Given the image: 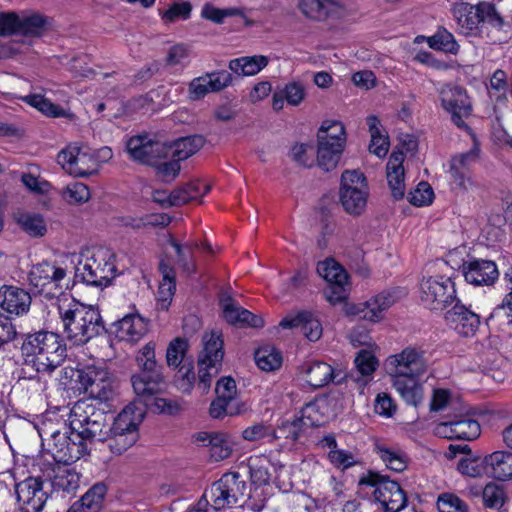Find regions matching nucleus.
I'll list each match as a JSON object with an SVG mask.
<instances>
[{
	"instance_id": "nucleus-55",
	"label": "nucleus",
	"mask_w": 512,
	"mask_h": 512,
	"mask_svg": "<svg viewBox=\"0 0 512 512\" xmlns=\"http://www.w3.org/2000/svg\"><path fill=\"white\" fill-rule=\"evenodd\" d=\"M482 499L485 507L500 508L504 504L505 493L498 484L489 483L483 489Z\"/></svg>"
},
{
	"instance_id": "nucleus-48",
	"label": "nucleus",
	"mask_w": 512,
	"mask_h": 512,
	"mask_svg": "<svg viewBox=\"0 0 512 512\" xmlns=\"http://www.w3.org/2000/svg\"><path fill=\"white\" fill-rule=\"evenodd\" d=\"M427 43L430 48L446 53L457 54L459 51V45L453 34L446 29H439L428 38Z\"/></svg>"
},
{
	"instance_id": "nucleus-29",
	"label": "nucleus",
	"mask_w": 512,
	"mask_h": 512,
	"mask_svg": "<svg viewBox=\"0 0 512 512\" xmlns=\"http://www.w3.org/2000/svg\"><path fill=\"white\" fill-rule=\"evenodd\" d=\"M395 301L396 298L392 293L382 292L358 304L356 313L365 320L377 322L383 318V312L391 307Z\"/></svg>"
},
{
	"instance_id": "nucleus-5",
	"label": "nucleus",
	"mask_w": 512,
	"mask_h": 512,
	"mask_svg": "<svg viewBox=\"0 0 512 512\" xmlns=\"http://www.w3.org/2000/svg\"><path fill=\"white\" fill-rule=\"evenodd\" d=\"M114 255L106 248L87 250L75 268V279L88 286L106 287L114 277Z\"/></svg>"
},
{
	"instance_id": "nucleus-53",
	"label": "nucleus",
	"mask_w": 512,
	"mask_h": 512,
	"mask_svg": "<svg viewBox=\"0 0 512 512\" xmlns=\"http://www.w3.org/2000/svg\"><path fill=\"white\" fill-rule=\"evenodd\" d=\"M188 342L183 338H175L170 342L166 351V361L169 366L178 367L187 352Z\"/></svg>"
},
{
	"instance_id": "nucleus-7",
	"label": "nucleus",
	"mask_w": 512,
	"mask_h": 512,
	"mask_svg": "<svg viewBox=\"0 0 512 512\" xmlns=\"http://www.w3.org/2000/svg\"><path fill=\"white\" fill-rule=\"evenodd\" d=\"M247 488L246 481L241 479L238 472H229L214 482L201 499H205L207 506L210 504V510L213 511L231 508L243 502L247 495Z\"/></svg>"
},
{
	"instance_id": "nucleus-22",
	"label": "nucleus",
	"mask_w": 512,
	"mask_h": 512,
	"mask_svg": "<svg viewBox=\"0 0 512 512\" xmlns=\"http://www.w3.org/2000/svg\"><path fill=\"white\" fill-rule=\"evenodd\" d=\"M448 325L464 337L474 336L480 325V316L457 301L445 313Z\"/></svg>"
},
{
	"instance_id": "nucleus-15",
	"label": "nucleus",
	"mask_w": 512,
	"mask_h": 512,
	"mask_svg": "<svg viewBox=\"0 0 512 512\" xmlns=\"http://www.w3.org/2000/svg\"><path fill=\"white\" fill-rule=\"evenodd\" d=\"M477 150L471 149L465 153L451 157L449 161V184L451 189L457 192L466 193L476 186L472 173V166L477 159Z\"/></svg>"
},
{
	"instance_id": "nucleus-47",
	"label": "nucleus",
	"mask_w": 512,
	"mask_h": 512,
	"mask_svg": "<svg viewBox=\"0 0 512 512\" xmlns=\"http://www.w3.org/2000/svg\"><path fill=\"white\" fill-rule=\"evenodd\" d=\"M275 430L276 440L284 439L286 443H294L306 429L302 420L295 416L292 420H282Z\"/></svg>"
},
{
	"instance_id": "nucleus-30",
	"label": "nucleus",
	"mask_w": 512,
	"mask_h": 512,
	"mask_svg": "<svg viewBox=\"0 0 512 512\" xmlns=\"http://www.w3.org/2000/svg\"><path fill=\"white\" fill-rule=\"evenodd\" d=\"M403 152H393L387 163V181L395 200H401L405 195Z\"/></svg>"
},
{
	"instance_id": "nucleus-61",
	"label": "nucleus",
	"mask_w": 512,
	"mask_h": 512,
	"mask_svg": "<svg viewBox=\"0 0 512 512\" xmlns=\"http://www.w3.org/2000/svg\"><path fill=\"white\" fill-rule=\"evenodd\" d=\"M328 458L335 467L343 470L359 463L354 454L343 449L330 450Z\"/></svg>"
},
{
	"instance_id": "nucleus-50",
	"label": "nucleus",
	"mask_w": 512,
	"mask_h": 512,
	"mask_svg": "<svg viewBox=\"0 0 512 512\" xmlns=\"http://www.w3.org/2000/svg\"><path fill=\"white\" fill-rule=\"evenodd\" d=\"M19 34L24 36H40L45 30L47 19L39 14L19 18Z\"/></svg>"
},
{
	"instance_id": "nucleus-52",
	"label": "nucleus",
	"mask_w": 512,
	"mask_h": 512,
	"mask_svg": "<svg viewBox=\"0 0 512 512\" xmlns=\"http://www.w3.org/2000/svg\"><path fill=\"white\" fill-rule=\"evenodd\" d=\"M26 102L31 106L37 108L40 112L51 117L64 116L65 112L58 105H55L50 100L42 95H29L25 98Z\"/></svg>"
},
{
	"instance_id": "nucleus-42",
	"label": "nucleus",
	"mask_w": 512,
	"mask_h": 512,
	"mask_svg": "<svg viewBox=\"0 0 512 512\" xmlns=\"http://www.w3.org/2000/svg\"><path fill=\"white\" fill-rule=\"evenodd\" d=\"M318 142H331V144H339L344 149L346 142V134L344 125L340 121L325 120L319 128L317 134Z\"/></svg>"
},
{
	"instance_id": "nucleus-8",
	"label": "nucleus",
	"mask_w": 512,
	"mask_h": 512,
	"mask_svg": "<svg viewBox=\"0 0 512 512\" xmlns=\"http://www.w3.org/2000/svg\"><path fill=\"white\" fill-rule=\"evenodd\" d=\"M359 485L372 490L375 502L385 512H399L406 506L407 497L401 486L386 476L368 471L359 479Z\"/></svg>"
},
{
	"instance_id": "nucleus-14",
	"label": "nucleus",
	"mask_w": 512,
	"mask_h": 512,
	"mask_svg": "<svg viewBox=\"0 0 512 512\" xmlns=\"http://www.w3.org/2000/svg\"><path fill=\"white\" fill-rule=\"evenodd\" d=\"M442 107L451 115L452 122L459 128L468 129L465 119L471 115L472 105L461 86L444 85L440 89Z\"/></svg>"
},
{
	"instance_id": "nucleus-23",
	"label": "nucleus",
	"mask_w": 512,
	"mask_h": 512,
	"mask_svg": "<svg viewBox=\"0 0 512 512\" xmlns=\"http://www.w3.org/2000/svg\"><path fill=\"white\" fill-rule=\"evenodd\" d=\"M31 306L30 294L19 287L4 285L0 288V311L9 316H22Z\"/></svg>"
},
{
	"instance_id": "nucleus-17",
	"label": "nucleus",
	"mask_w": 512,
	"mask_h": 512,
	"mask_svg": "<svg viewBox=\"0 0 512 512\" xmlns=\"http://www.w3.org/2000/svg\"><path fill=\"white\" fill-rule=\"evenodd\" d=\"M317 273L328 283L324 290L326 299L336 304L346 298V286L348 285V275L341 265L334 259L327 258L317 265Z\"/></svg>"
},
{
	"instance_id": "nucleus-31",
	"label": "nucleus",
	"mask_w": 512,
	"mask_h": 512,
	"mask_svg": "<svg viewBox=\"0 0 512 512\" xmlns=\"http://www.w3.org/2000/svg\"><path fill=\"white\" fill-rule=\"evenodd\" d=\"M504 281L509 293L487 318V324L489 326L498 328L504 325L512 326V264L504 274Z\"/></svg>"
},
{
	"instance_id": "nucleus-46",
	"label": "nucleus",
	"mask_w": 512,
	"mask_h": 512,
	"mask_svg": "<svg viewBox=\"0 0 512 512\" xmlns=\"http://www.w3.org/2000/svg\"><path fill=\"white\" fill-rule=\"evenodd\" d=\"M255 362L261 370L270 372L280 368L282 356L281 353L273 347H262L255 352Z\"/></svg>"
},
{
	"instance_id": "nucleus-40",
	"label": "nucleus",
	"mask_w": 512,
	"mask_h": 512,
	"mask_svg": "<svg viewBox=\"0 0 512 512\" xmlns=\"http://www.w3.org/2000/svg\"><path fill=\"white\" fill-rule=\"evenodd\" d=\"M343 148L339 144H331V142H318L317 162L319 167L324 171L333 170L341 157Z\"/></svg>"
},
{
	"instance_id": "nucleus-26",
	"label": "nucleus",
	"mask_w": 512,
	"mask_h": 512,
	"mask_svg": "<svg viewBox=\"0 0 512 512\" xmlns=\"http://www.w3.org/2000/svg\"><path fill=\"white\" fill-rule=\"evenodd\" d=\"M280 326L285 329L298 328L310 341H317L322 335V326L320 321L308 311H301L296 314L287 315L281 320Z\"/></svg>"
},
{
	"instance_id": "nucleus-39",
	"label": "nucleus",
	"mask_w": 512,
	"mask_h": 512,
	"mask_svg": "<svg viewBox=\"0 0 512 512\" xmlns=\"http://www.w3.org/2000/svg\"><path fill=\"white\" fill-rule=\"evenodd\" d=\"M367 125L371 135L369 151L379 158L385 157L389 150L388 137L382 133L379 119L371 115L367 118Z\"/></svg>"
},
{
	"instance_id": "nucleus-60",
	"label": "nucleus",
	"mask_w": 512,
	"mask_h": 512,
	"mask_svg": "<svg viewBox=\"0 0 512 512\" xmlns=\"http://www.w3.org/2000/svg\"><path fill=\"white\" fill-rule=\"evenodd\" d=\"M313 147L308 144H295L290 151V157L299 165L304 167L312 166L313 160Z\"/></svg>"
},
{
	"instance_id": "nucleus-1",
	"label": "nucleus",
	"mask_w": 512,
	"mask_h": 512,
	"mask_svg": "<svg viewBox=\"0 0 512 512\" xmlns=\"http://www.w3.org/2000/svg\"><path fill=\"white\" fill-rule=\"evenodd\" d=\"M100 406L88 399L73 405L69 414L70 434L54 431L48 442L49 452L55 461L76 462L89 455V445L107 439L113 417Z\"/></svg>"
},
{
	"instance_id": "nucleus-33",
	"label": "nucleus",
	"mask_w": 512,
	"mask_h": 512,
	"mask_svg": "<svg viewBox=\"0 0 512 512\" xmlns=\"http://www.w3.org/2000/svg\"><path fill=\"white\" fill-rule=\"evenodd\" d=\"M107 493L104 483L94 484L67 512H99Z\"/></svg>"
},
{
	"instance_id": "nucleus-2",
	"label": "nucleus",
	"mask_w": 512,
	"mask_h": 512,
	"mask_svg": "<svg viewBox=\"0 0 512 512\" xmlns=\"http://www.w3.org/2000/svg\"><path fill=\"white\" fill-rule=\"evenodd\" d=\"M426 369L424 351L412 346L386 360V370L393 387L407 404L413 406H417L423 399V387L419 379Z\"/></svg>"
},
{
	"instance_id": "nucleus-45",
	"label": "nucleus",
	"mask_w": 512,
	"mask_h": 512,
	"mask_svg": "<svg viewBox=\"0 0 512 512\" xmlns=\"http://www.w3.org/2000/svg\"><path fill=\"white\" fill-rule=\"evenodd\" d=\"M170 243L176 250L178 265L185 273L189 275L194 274L196 272V263L193 258V251L198 248V244L196 242H190L181 245L174 239H172Z\"/></svg>"
},
{
	"instance_id": "nucleus-16",
	"label": "nucleus",
	"mask_w": 512,
	"mask_h": 512,
	"mask_svg": "<svg viewBox=\"0 0 512 512\" xmlns=\"http://www.w3.org/2000/svg\"><path fill=\"white\" fill-rule=\"evenodd\" d=\"M130 157L146 165H157L168 157L169 148L165 143L155 140L147 134L131 137L126 144Z\"/></svg>"
},
{
	"instance_id": "nucleus-41",
	"label": "nucleus",
	"mask_w": 512,
	"mask_h": 512,
	"mask_svg": "<svg viewBox=\"0 0 512 512\" xmlns=\"http://www.w3.org/2000/svg\"><path fill=\"white\" fill-rule=\"evenodd\" d=\"M374 451L390 470L395 472H402L406 469V456L400 450L387 447L381 443H376L374 446Z\"/></svg>"
},
{
	"instance_id": "nucleus-64",
	"label": "nucleus",
	"mask_w": 512,
	"mask_h": 512,
	"mask_svg": "<svg viewBox=\"0 0 512 512\" xmlns=\"http://www.w3.org/2000/svg\"><path fill=\"white\" fill-rule=\"evenodd\" d=\"M457 468L461 474L469 477H480L484 474L483 459L479 461L475 458H462L459 461Z\"/></svg>"
},
{
	"instance_id": "nucleus-35",
	"label": "nucleus",
	"mask_w": 512,
	"mask_h": 512,
	"mask_svg": "<svg viewBox=\"0 0 512 512\" xmlns=\"http://www.w3.org/2000/svg\"><path fill=\"white\" fill-rule=\"evenodd\" d=\"M304 373L307 383L314 389L326 386L334 378L332 366L322 361L307 364Z\"/></svg>"
},
{
	"instance_id": "nucleus-63",
	"label": "nucleus",
	"mask_w": 512,
	"mask_h": 512,
	"mask_svg": "<svg viewBox=\"0 0 512 512\" xmlns=\"http://www.w3.org/2000/svg\"><path fill=\"white\" fill-rule=\"evenodd\" d=\"M355 364L362 375L369 376L375 371L378 362L370 351L361 350L355 358Z\"/></svg>"
},
{
	"instance_id": "nucleus-62",
	"label": "nucleus",
	"mask_w": 512,
	"mask_h": 512,
	"mask_svg": "<svg viewBox=\"0 0 512 512\" xmlns=\"http://www.w3.org/2000/svg\"><path fill=\"white\" fill-rule=\"evenodd\" d=\"M433 196L432 188L426 182H421L413 192H410L409 202L415 206H424L432 202Z\"/></svg>"
},
{
	"instance_id": "nucleus-54",
	"label": "nucleus",
	"mask_w": 512,
	"mask_h": 512,
	"mask_svg": "<svg viewBox=\"0 0 512 512\" xmlns=\"http://www.w3.org/2000/svg\"><path fill=\"white\" fill-rule=\"evenodd\" d=\"M437 507L439 512H468V505L457 495L444 493L438 497Z\"/></svg>"
},
{
	"instance_id": "nucleus-18",
	"label": "nucleus",
	"mask_w": 512,
	"mask_h": 512,
	"mask_svg": "<svg viewBox=\"0 0 512 512\" xmlns=\"http://www.w3.org/2000/svg\"><path fill=\"white\" fill-rule=\"evenodd\" d=\"M17 503L22 512H40L48 498V491L39 477H28L15 485Z\"/></svg>"
},
{
	"instance_id": "nucleus-3",
	"label": "nucleus",
	"mask_w": 512,
	"mask_h": 512,
	"mask_svg": "<svg viewBox=\"0 0 512 512\" xmlns=\"http://www.w3.org/2000/svg\"><path fill=\"white\" fill-rule=\"evenodd\" d=\"M64 335L73 345L81 346L105 331L104 321L98 308L72 301L58 307Z\"/></svg>"
},
{
	"instance_id": "nucleus-57",
	"label": "nucleus",
	"mask_w": 512,
	"mask_h": 512,
	"mask_svg": "<svg viewBox=\"0 0 512 512\" xmlns=\"http://www.w3.org/2000/svg\"><path fill=\"white\" fill-rule=\"evenodd\" d=\"M209 440L210 455L215 461H221L231 455L232 449L228 442L220 435H206Z\"/></svg>"
},
{
	"instance_id": "nucleus-21",
	"label": "nucleus",
	"mask_w": 512,
	"mask_h": 512,
	"mask_svg": "<svg viewBox=\"0 0 512 512\" xmlns=\"http://www.w3.org/2000/svg\"><path fill=\"white\" fill-rule=\"evenodd\" d=\"M302 13L313 20L339 19L347 14V8L340 0H300Z\"/></svg>"
},
{
	"instance_id": "nucleus-32",
	"label": "nucleus",
	"mask_w": 512,
	"mask_h": 512,
	"mask_svg": "<svg viewBox=\"0 0 512 512\" xmlns=\"http://www.w3.org/2000/svg\"><path fill=\"white\" fill-rule=\"evenodd\" d=\"M57 462L53 468V476L51 477V486L56 492L74 493L79 487V474L69 464Z\"/></svg>"
},
{
	"instance_id": "nucleus-4",
	"label": "nucleus",
	"mask_w": 512,
	"mask_h": 512,
	"mask_svg": "<svg viewBox=\"0 0 512 512\" xmlns=\"http://www.w3.org/2000/svg\"><path fill=\"white\" fill-rule=\"evenodd\" d=\"M22 352L26 363H30L39 373H51L65 357V348L59 336L45 331L28 335L22 344Z\"/></svg>"
},
{
	"instance_id": "nucleus-38",
	"label": "nucleus",
	"mask_w": 512,
	"mask_h": 512,
	"mask_svg": "<svg viewBox=\"0 0 512 512\" xmlns=\"http://www.w3.org/2000/svg\"><path fill=\"white\" fill-rule=\"evenodd\" d=\"M327 409V403L325 399L315 400L307 403L300 411V415L297 416L299 420H302V424L305 429L309 427H317L323 425L327 421V416L324 410Z\"/></svg>"
},
{
	"instance_id": "nucleus-10",
	"label": "nucleus",
	"mask_w": 512,
	"mask_h": 512,
	"mask_svg": "<svg viewBox=\"0 0 512 512\" xmlns=\"http://www.w3.org/2000/svg\"><path fill=\"white\" fill-rule=\"evenodd\" d=\"M420 300L432 311H443L458 301L454 281L442 275L423 278L420 283Z\"/></svg>"
},
{
	"instance_id": "nucleus-43",
	"label": "nucleus",
	"mask_w": 512,
	"mask_h": 512,
	"mask_svg": "<svg viewBox=\"0 0 512 512\" xmlns=\"http://www.w3.org/2000/svg\"><path fill=\"white\" fill-rule=\"evenodd\" d=\"M55 273H49L48 279L45 281L43 291L39 294L45 295L47 298H52L62 294L63 290L68 287L66 270L58 266L56 263L53 266Z\"/></svg>"
},
{
	"instance_id": "nucleus-44",
	"label": "nucleus",
	"mask_w": 512,
	"mask_h": 512,
	"mask_svg": "<svg viewBox=\"0 0 512 512\" xmlns=\"http://www.w3.org/2000/svg\"><path fill=\"white\" fill-rule=\"evenodd\" d=\"M16 221L21 229L31 237H42L47 232V225L41 214L21 213Z\"/></svg>"
},
{
	"instance_id": "nucleus-37",
	"label": "nucleus",
	"mask_w": 512,
	"mask_h": 512,
	"mask_svg": "<svg viewBox=\"0 0 512 512\" xmlns=\"http://www.w3.org/2000/svg\"><path fill=\"white\" fill-rule=\"evenodd\" d=\"M268 64V58L263 55L243 56L232 59L229 69L239 76H253L259 73Z\"/></svg>"
},
{
	"instance_id": "nucleus-13",
	"label": "nucleus",
	"mask_w": 512,
	"mask_h": 512,
	"mask_svg": "<svg viewBox=\"0 0 512 512\" xmlns=\"http://www.w3.org/2000/svg\"><path fill=\"white\" fill-rule=\"evenodd\" d=\"M80 385L90 396V401H96L99 405L112 400L115 394L113 379L104 367L94 365L84 367Z\"/></svg>"
},
{
	"instance_id": "nucleus-27",
	"label": "nucleus",
	"mask_w": 512,
	"mask_h": 512,
	"mask_svg": "<svg viewBox=\"0 0 512 512\" xmlns=\"http://www.w3.org/2000/svg\"><path fill=\"white\" fill-rule=\"evenodd\" d=\"M484 474L490 478L506 481L512 479V452L498 450L483 458Z\"/></svg>"
},
{
	"instance_id": "nucleus-19",
	"label": "nucleus",
	"mask_w": 512,
	"mask_h": 512,
	"mask_svg": "<svg viewBox=\"0 0 512 512\" xmlns=\"http://www.w3.org/2000/svg\"><path fill=\"white\" fill-rule=\"evenodd\" d=\"M57 161L69 174L76 177H86L96 171L94 156L76 144L68 145L61 150L57 155Z\"/></svg>"
},
{
	"instance_id": "nucleus-59",
	"label": "nucleus",
	"mask_w": 512,
	"mask_h": 512,
	"mask_svg": "<svg viewBox=\"0 0 512 512\" xmlns=\"http://www.w3.org/2000/svg\"><path fill=\"white\" fill-rule=\"evenodd\" d=\"M286 102L291 106H298L304 100L306 92L304 85L300 82L287 83L283 88L279 89Z\"/></svg>"
},
{
	"instance_id": "nucleus-51",
	"label": "nucleus",
	"mask_w": 512,
	"mask_h": 512,
	"mask_svg": "<svg viewBox=\"0 0 512 512\" xmlns=\"http://www.w3.org/2000/svg\"><path fill=\"white\" fill-rule=\"evenodd\" d=\"M55 262L42 261L33 265L28 274V280L31 286L39 293L43 291L45 281L48 279L49 273H55L53 269Z\"/></svg>"
},
{
	"instance_id": "nucleus-9",
	"label": "nucleus",
	"mask_w": 512,
	"mask_h": 512,
	"mask_svg": "<svg viewBox=\"0 0 512 512\" xmlns=\"http://www.w3.org/2000/svg\"><path fill=\"white\" fill-rule=\"evenodd\" d=\"M203 350L198 357V387L207 391L222 366L224 357L223 340L220 332L206 333L203 338Z\"/></svg>"
},
{
	"instance_id": "nucleus-20",
	"label": "nucleus",
	"mask_w": 512,
	"mask_h": 512,
	"mask_svg": "<svg viewBox=\"0 0 512 512\" xmlns=\"http://www.w3.org/2000/svg\"><path fill=\"white\" fill-rule=\"evenodd\" d=\"M220 307L223 318L231 325L237 327H263L264 321L261 316L255 315L239 305L231 296L222 294Z\"/></svg>"
},
{
	"instance_id": "nucleus-24",
	"label": "nucleus",
	"mask_w": 512,
	"mask_h": 512,
	"mask_svg": "<svg viewBox=\"0 0 512 512\" xmlns=\"http://www.w3.org/2000/svg\"><path fill=\"white\" fill-rule=\"evenodd\" d=\"M438 433L449 439L472 441L480 436L481 429L476 420L461 416L440 423Z\"/></svg>"
},
{
	"instance_id": "nucleus-12",
	"label": "nucleus",
	"mask_w": 512,
	"mask_h": 512,
	"mask_svg": "<svg viewBox=\"0 0 512 512\" xmlns=\"http://www.w3.org/2000/svg\"><path fill=\"white\" fill-rule=\"evenodd\" d=\"M452 14L460 33L475 34L481 22L501 23L493 4L480 2L473 6L467 2H458L452 6Z\"/></svg>"
},
{
	"instance_id": "nucleus-49",
	"label": "nucleus",
	"mask_w": 512,
	"mask_h": 512,
	"mask_svg": "<svg viewBox=\"0 0 512 512\" xmlns=\"http://www.w3.org/2000/svg\"><path fill=\"white\" fill-rule=\"evenodd\" d=\"M242 437L250 442L266 441L267 443H273L276 441V430L269 424L259 422L244 429Z\"/></svg>"
},
{
	"instance_id": "nucleus-11",
	"label": "nucleus",
	"mask_w": 512,
	"mask_h": 512,
	"mask_svg": "<svg viewBox=\"0 0 512 512\" xmlns=\"http://www.w3.org/2000/svg\"><path fill=\"white\" fill-rule=\"evenodd\" d=\"M368 195V185L363 173L357 170H346L342 173L339 196L348 214H362L367 205Z\"/></svg>"
},
{
	"instance_id": "nucleus-34",
	"label": "nucleus",
	"mask_w": 512,
	"mask_h": 512,
	"mask_svg": "<svg viewBox=\"0 0 512 512\" xmlns=\"http://www.w3.org/2000/svg\"><path fill=\"white\" fill-rule=\"evenodd\" d=\"M163 379V374L137 373L132 376L131 383L136 396L146 401L160 392Z\"/></svg>"
},
{
	"instance_id": "nucleus-25",
	"label": "nucleus",
	"mask_w": 512,
	"mask_h": 512,
	"mask_svg": "<svg viewBox=\"0 0 512 512\" xmlns=\"http://www.w3.org/2000/svg\"><path fill=\"white\" fill-rule=\"evenodd\" d=\"M463 275L470 284L489 286L498 279L499 272L493 261L476 259L463 264Z\"/></svg>"
},
{
	"instance_id": "nucleus-56",
	"label": "nucleus",
	"mask_w": 512,
	"mask_h": 512,
	"mask_svg": "<svg viewBox=\"0 0 512 512\" xmlns=\"http://www.w3.org/2000/svg\"><path fill=\"white\" fill-rule=\"evenodd\" d=\"M241 11L238 8L219 9L207 3L203 6L201 16L214 23L221 24L226 17L240 15Z\"/></svg>"
},
{
	"instance_id": "nucleus-28",
	"label": "nucleus",
	"mask_w": 512,
	"mask_h": 512,
	"mask_svg": "<svg viewBox=\"0 0 512 512\" xmlns=\"http://www.w3.org/2000/svg\"><path fill=\"white\" fill-rule=\"evenodd\" d=\"M114 333L119 341L137 342L147 332V323L139 314H128L113 324Z\"/></svg>"
},
{
	"instance_id": "nucleus-6",
	"label": "nucleus",
	"mask_w": 512,
	"mask_h": 512,
	"mask_svg": "<svg viewBox=\"0 0 512 512\" xmlns=\"http://www.w3.org/2000/svg\"><path fill=\"white\" fill-rule=\"evenodd\" d=\"M144 417L143 408L135 403L127 405L109 424L108 448L114 454H122L132 447L138 440V426Z\"/></svg>"
},
{
	"instance_id": "nucleus-58",
	"label": "nucleus",
	"mask_w": 512,
	"mask_h": 512,
	"mask_svg": "<svg viewBox=\"0 0 512 512\" xmlns=\"http://www.w3.org/2000/svg\"><path fill=\"white\" fill-rule=\"evenodd\" d=\"M63 197L71 204L84 203L90 198V192L85 184L75 182L66 187Z\"/></svg>"
},
{
	"instance_id": "nucleus-36",
	"label": "nucleus",
	"mask_w": 512,
	"mask_h": 512,
	"mask_svg": "<svg viewBox=\"0 0 512 512\" xmlns=\"http://www.w3.org/2000/svg\"><path fill=\"white\" fill-rule=\"evenodd\" d=\"M204 143L205 140L201 135L180 138L173 144L167 145L169 148L168 156L178 161L185 160L202 148Z\"/></svg>"
}]
</instances>
